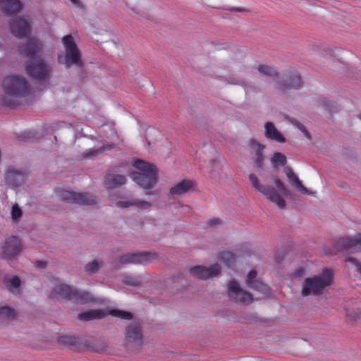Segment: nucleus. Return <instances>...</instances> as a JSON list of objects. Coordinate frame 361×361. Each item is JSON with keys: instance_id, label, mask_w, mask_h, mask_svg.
I'll use <instances>...</instances> for the list:
<instances>
[{"instance_id": "1", "label": "nucleus", "mask_w": 361, "mask_h": 361, "mask_svg": "<svg viewBox=\"0 0 361 361\" xmlns=\"http://www.w3.org/2000/svg\"><path fill=\"white\" fill-rule=\"evenodd\" d=\"M249 180L252 187L263 194L269 201L274 203L280 209L285 208L286 202L282 196H288L290 192L279 178H276L274 180L276 189L261 184L257 177L253 173L249 175Z\"/></svg>"}, {"instance_id": "2", "label": "nucleus", "mask_w": 361, "mask_h": 361, "mask_svg": "<svg viewBox=\"0 0 361 361\" xmlns=\"http://www.w3.org/2000/svg\"><path fill=\"white\" fill-rule=\"evenodd\" d=\"M133 166L139 171L132 172L130 178L138 185L145 190L153 188L157 183V169L152 164L137 159L133 162Z\"/></svg>"}, {"instance_id": "3", "label": "nucleus", "mask_w": 361, "mask_h": 361, "mask_svg": "<svg viewBox=\"0 0 361 361\" xmlns=\"http://www.w3.org/2000/svg\"><path fill=\"white\" fill-rule=\"evenodd\" d=\"M334 280V272L330 269H324L317 276L305 279L301 293L302 296L318 295L329 286Z\"/></svg>"}, {"instance_id": "4", "label": "nucleus", "mask_w": 361, "mask_h": 361, "mask_svg": "<svg viewBox=\"0 0 361 361\" xmlns=\"http://www.w3.org/2000/svg\"><path fill=\"white\" fill-rule=\"evenodd\" d=\"M50 298L51 299L61 298L69 300H73L82 303L89 301H94V298L90 293L74 288L66 283L57 284L51 291Z\"/></svg>"}, {"instance_id": "5", "label": "nucleus", "mask_w": 361, "mask_h": 361, "mask_svg": "<svg viewBox=\"0 0 361 361\" xmlns=\"http://www.w3.org/2000/svg\"><path fill=\"white\" fill-rule=\"evenodd\" d=\"M3 88L7 95L17 98L24 97L30 92L27 80L23 76L18 75L6 77L3 81Z\"/></svg>"}, {"instance_id": "6", "label": "nucleus", "mask_w": 361, "mask_h": 361, "mask_svg": "<svg viewBox=\"0 0 361 361\" xmlns=\"http://www.w3.org/2000/svg\"><path fill=\"white\" fill-rule=\"evenodd\" d=\"M62 42L65 48V53L63 56H59V62L64 64L66 68H70L72 65L81 67L82 66L81 54L72 35H67L64 36Z\"/></svg>"}, {"instance_id": "7", "label": "nucleus", "mask_w": 361, "mask_h": 361, "mask_svg": "<svg viewBox=\"0 0 361 361\" xmlns=\"http://www.w3.org/2000/svg\"><path fill=\"white\" fill-rule=\"evenodd\" d=\"M26 74L37 80H49L52 73V66L44 59L38 57L25 64Z\"/></svg>"}, {"instance_id": "8", "label": "nucleus", "mask_w": 361, "mask_h": 361, "mask_svg": "<svg viewBox=\"0 0 361 361\" xmlns=\"http://www.w3.org/2000/svg\"><path fill=\"white\" fill-rule=\"evenodd\" d=\"M107 315L128 320L133 319V314L130 312L118 309L90 310L80 313L78 316V319L80 321L88 322L94 319H102Z\"/></svg>"}, {"instance_id": "9", "label": "nucleus", "mask_w": 361, "mask_h": 361, "mask_svg": "<svg viewBox=\"0 0 361 361\" xmlns=\"http://www.w3.org/2000/svg\"><path fill=\"white\" fill-rule=\"evenodd\" d=\"M10 32L18 39L29 38L32 33L31 20L29 16H18L9 23Z\"/></svg>"}, {"instance_id": "10", "label": "nucleus", "mask_w": 361, "mask_h": 361, "mask_svg": "<svg viewBox=\"0 0 361 361\" xmlns=\"http://www.w3.org/2000/svg\"><path fill=\"white\" fill-rule=\"evenodd\" d=\"M59 197L63 201L81 205H94L97 203V197L87 192L61 190L59 192Z\"/></svg>"}, {"instance_id": "11", "label": "nucleus", "mask_w": 361, "mask_h": 361, "mask_svg": "<svg viewBox=\"0 0 361 361\" xmlns=\"http://www.w3.org/2000/svg\"><path fill=\"white\" fill-rule=\"evenodd\" d=\"M43 44L36 37L29 38L25 43L20 44L18 46L19 54L24 56L30 60L36 59L42 52Z\"/></svg>"}, {"instance_id": "12", "label": "nucleus", "mask_w": 361, "mask_h": 361, "mask_svg": "<svg viewBox=\"0 0 361 361\" xmlns=\"http://www.w3.org/2000/svg\"><path fill=\"white\" fill-rule=\"evenodd\" d=\"M155 258H157V254L152 252L127 253L121 256L118 259V262L122 264H139L149 262Z\"/></svg>"}, {"instance_id": "13", "label": "nucleus", "mask_w": 361, "mask_h": 361, "mask_svg": "<svg viewBox=\"0 0 361 361\" xmlns=\"http://www.w3.org/2000/svg\"><path fill=\"white\" fill-rule=\"evenodd\" d=\"M335 247L340 251L354 249L356 252H361V233L353 236L338 238L335 243Z\"/></svg>"}, {"instance_id": "14", "label": "nucleus", "mask_w": 361, "mask_h": 361, "mask_svg": "<svg viewBox=\"0 0 361 361\" xmlns=\"http://www.w3.org/2000/svg\"><path fill=\"white\" fill-rule=\"evenodd\" d=\"M228 295L230 299L236 302H252V295L243 290L235 281H231L228 284Z\"/></svg>"}, {"instance_id": "15", "label": "nucleus", "mask_w": 361, "mask_h": 361, "mask_svg": "<svg viewBox=\"0 0 361 361\" xmlns=\"http://www.w3.org/2000/svg\"><path fill=\"white\" fill-rule=\"evenodd\" d=\"M1 249L3 258L10 259L20 254L22 250V245L17 237L11 236L5 240Z\"/></svg>"}, {"instance_id": "16", "label": "nucleus", "mask_w": 361, "mask_h": 361, "mask_svg": "<svg viewBox=\"0 0 361 361\" xmlns=\"http://www.w3.org/2000/svg\"><path fill=\"white\" fill-rule=\"evenodd\" d=\"M220 271L221 267L218 264H214L209 267L196 266L190 269V272L192 276L204 280L217 276Z\"/></svg>"}, {"instance_id": "17", "label": "nucleus", "mask_w": 361, "mask_h": 361, "mask_svg": "<svg viewBox=\"0 0 361 361\" xmlns=\"http://www.w3.org/2000/svg\"><path fill=\"white\" fill-rule=\"evenodd\" d=\"M257 271L255 270H251L246 279V283L247 286L254 290L257 291L262 295V297H267L270 295V288L267 285L264 283L259 280L256 279Z\"/></svg>"}, {"instance_id": "18", "label": "nucleus", "mask_w": 361, "mask_h": 361, "mask_svg": "<svg viewBox=\"0 0 361 361\" xmlns=\"http://www.w3.org/2000/svg\"><path fill=\"white\" fill-rule=\"evenodd\" d=\"M0 8L5 16L13 17L23 10L24 4L21 0H0Z\"/></svg>"}, {"instance_id": "19", "label": "nucleus", "mask_w": 361, "mask_h": 361, "mask_svg": "<svg viewBox=\"0 0 361 361\" xmlns=\"http://www.w3.org/2000/svg\"><path fill=\"white\" fill-rule=\"evenodd\" d=\"M25 177V173L23 171L11 166L8 169L6 174V183L10 187L18 188L24 184Z\"/></svg>"}, {"instance_id": "20", "label": "nucleus", "mask_w": 361, "mask_h": 361, "mask_svg": "<svg viewBox=\"0 0 361 361\" xmlns=\"http://www.w3.org/2000/svg\"><path fill=\"white\" fill-rule=\"evenodd\" d=\"M126 339L128 343H133L139 346L141 345L142 334L139 322H134L126 328Z\"/></svg>"}, {"instance_id": "21", "label": "nucleus", "mask_w": 361, "mask_h": 361, "mask_svg": "<svg viewBox=\"0 0 361 361\" xmlns=\"http://www.w3.org/2000/svg\"><path fill=\"white\" fill-rule=\"evenodd\" d=\"M302 87V80L300 77L294 73L286 75L282 82H279V87L282 90L289 89H300Z\"/></svg>"}, {"instance_id": "22", "label": "nucleus", "mask_w": 361, "mask_h": 361, "mask_svg": "<svg viewBox=\"0 0 361 361\" xmlns=\"http://www.w3.org/2000/svg\"><path fill=\"white\" fill-rule=\"evenodd\" d=\"M195 187V183L192 180L184 179L170 189L171 195H183L192 191Z\"/></svg>"}, {"instance_id": "23", "label": "nucleus", "mask_w": 361, "mask_h": 361, "mask_svg": "<svg viewBox=\"0 0 361 361\" xmlns=\"http://www.w3.org/2000/svg\"><path fill=\"white\" fill-rule=\"evenodd\" d=\"M284 172L288 178L290 183L295 187L298 190L301 191L302 192L307 195H314L316 192H309L308 189L305 188L297 177V176L294 173L293 171L288 166L284 169Z\"/></svg>"}, {"instance_id": "24", "label": "nucleus", "mask_w": 361, "mask_h": 361, "mask_svg": "<svg viewBox=\"0 0 361 361\" xmlns=\"http://www.w3.org/2000/svg\"><path fill=\"white\" fill-rule=\"evenodd\" d=\"M264 129V135L267 139L275 140L279 143L286 142L285 137L278 131L271 122L265 123Z\"/></svg>"}, {"instance_id": "25", "label": "nucleus", "mask_w": 361, "mask_h": 361, "mask_svg": "<svg viewBox=\"0 0 361 361\" xmlns=\"http://www.w3.org/2000/svg\"><path fill=\"white\" fill-rule=\"evenodd\" d=\"M116 206L121 209H125L128 207H135L138 209H147L151 207V203L138 199H130L118 201L116 203Z\"/></svg>"}, {"instance_id": "26", "label": "nucleus", "mask_w": 361, "mask_h": 361, "mask_svg": "<svg viewBox=\"0 0 361 361\" xmlns=\"http://www.w3.org/2000/svg\"><path fill=\"white\" fill-rule=\"evenodd\" d=\"M126 183V178L123 175L109 174L105 178V185L109 189L123 185Z\"/></svg>"}, {"instance_id": "27", "label": "nucleus", "mask_w": 361, "mask_h": 361, "mask_svg": "<svg viewBox=\"0 0 361 361\" xmlns=\"http://www.w3.org/2000/svg\"><path fill=\"white\" fill-rule=\"evenodd\" d=\"M249 145L255 152V161L256 164L259 168H262L264 159L262 151L265 147L253 139L250 140Z\"/></svg>"}, {"instance_id": "28", "label": "nucleus", "mask_w": 361, "mask_h": 361, "mask_svg": "<svg viewBox=\"0 0 361 361\" xmlns=\"http://www.w3.org/2000/svg\"><path fill=\"white\" fill-rule=\"evenodd\" d=\"M16 317L15 310L8 306L0 307V325H6Z\"/></svg>"}, {"instance_id": "29", "label": "nucleus", "mask_w": 361, "mask_h": 361, "mask_svg": "<svg viewBox=\"0 0 361 361\" xmlns=\"http://www.w3.org/2000/svg\"><path fill=\"white\" fill-rule=\"evenodd\" d=\"M8 290L13 294L20 293V280L18 276H14L5 281Z\"/></svg>"}, {"instance_id": "30", "label": "nucleus", "mask_w": 361, "mask_h": 361, "mask_svg": "<svg viewBox=\"0 0 361 361\" xmlns=\"http://www.w3.org/2000/svg\"><path fill=\"white\" fill-rule=\"evenodd\" d=\"M219 258L222 260L227 267L234 264L236 256L229 251L222 252L219 253Z\"/></svg>"}, {"instance_id": "31", "label": "nucleus", "mask_w": 361, "mask_h": 361, "mask_svg": "<svg viewBox=\"0 0 361 361\" xmlns=\"http://www.w3.org/2000/svg\"><path fill=\"white\" fill-rule=\"evenodd\" d=\"M286 157L280 152L274 153L271 159V164L274 167H277L279 166H285L286 164Z\"/></svg>"}, {"instance_id": "32", "label": "nucleus", "mask_w": 361, "mask_h": 361, "mask_svg": "<svg viewBox=\"0 0 361 361\" xmlns=\"http://www.w3.org/2000/svg\"><path fill=\"white\" fill-rule=\"evenodd\" d=\"M123 282L126 285L136 287L141 284V278L138 276L126 275L123 277Z\"/></svg>"}, {"instance_id": "33", "label": "nucleus", "mask_w": 361, "mask_h": 361, "mask_svg": "<svg viewBox=\"0 0 361 361\" xmlns=\"http://www.w3.org/2000/svg\"><path fill=\"white\" fill-rule=\"evenodd\" d=\"M257 71L260 74L266 76H277V72L276 71V70L273 67L269 66L259 65L257 67Z\"/></svg>"}, {"instance_id": "34", "label": "nucleus", "mask_w": 361, "mask_h": 361, "mask_svg": "<svg viewBox=\"0 0 361 361\" xmlns=\"http://www.w3.org/2000/svg\"><path fill=\"white\" fill-rule=\"evenodd\" d=\"M111 147H105L96 149H88L82 154V157L85 159H90L93 157L102 154L104 150L109 149Z\"/></svg>"}, {"instance_id": "35", "label": "nucleus", "mask_w": 361, "mask_h": 361, "mask_svg": "<svg viewBox=\"0 0 361 361\" xmlns=\"http://www.w3.org/2000/svg\"><path fill=\"white\" fill-rule=\"evenodd\" d=\"M103 262L97 259H94L91 262H89L85 266V270L90 274L96 273L98 271L100 267L102 265Z\"/></svg>"}, {"instance_id": "36", "label": "nucleus", "mask_w": 361, "mask_h": 361, "mask_svg": "<svg viewBox=\"0 0 361 361\" xmlns=\"http://www.w3.org/2000/svg\"><path fill=\"white\" fill-rule=\"evenodd\" d=\"M59 342L66 345L75 346L79 343V340L74 336H64L59 338Z\"/></svg>"}, {"instance_id": "37", "label": "nucleus", "mask_w": 361, "mask_h": 361, "mask_svg": "<svg viewBox=\"0 0 361 361\" xmlns=\"http://www.w3.org/2000/svg\"><path fill=\"white\" fill-rule=\"evenodd\" d=\"M13 219H18L22 216V211L18 205H13L11 210Z\"/></svg>"}, {"instance_id": "38", "label": "nucleus", "mask_w": 361, "mask_h": 361, "mask_svg": "<svg viewBox=\"0 0 361 361\" xmlns=\"http://www.w3.org/2000/svg\"><path fill=\"white\" fill-rule=\"evenodd\" d=\"M346 261L353 264L356 267L357 271L361 275V263L357 259L348 257Z\"/></svg>"}, {"instance_id": "39", "label": "nucleus", "mask_w": 361, "mask_h": 361, "mask_svg": "<svg viewBox=\"0 0 361 361\" xmlns=\"http://www.w3.org/2000/svg\"><path fill=\"white\" fill-rule=\"evenodd\" d=\"M294 125L301 131L303 133L304 135L308 138L309 140L311 139V135L310 133L307 131L306 128L300 122L295 121L294 122Z\"/></svg>"}, {"instance_id": "40", "label": "nucleus", "mask_w": 361, "mask_h": 361, "mask_svg": "<svg viewBox=\"0 0 361 361\" xmlns=\"http://www.w3.org/2000/svg\"><path fill=\"white\" fill-rule=\"evenodd\" d=\"M222 224V221L219 218H214L209 220L207 224L210 227H214Z\"/></svg>"}, {"instance_id": "41", "label": "nucleus", "mask_w": 361, "mask_h": 361, "mask_svg": "<svg viewBox=\"0 0 361 361\" xmlns=\"http://www.w3.org/2000/svg\"><path fill=\"white\" fill-rule=\"evenodd\" d=\"M76 8L83 10L85 9V6L83 3L80 0H69Z\"/></svg>"}, {"instance_id": "42", "label": "nucleus", "mask_w": 361, "mask_h": 361, "mask_svg": "<svg viewBox=\"0 0 361 361\" xmlns=\"http://www.w3.org/2000/svg\"><path fill=\"white\" fill-rule=\"evenodd\" d=\"M303 274H304L303 269L300 268V269H298L297 270H295L294 275L296 277H300V276H302L303 275Z\"/></svg>"}, {"instance_id": "43", "label": "nucleus", "mask_w": 361, "mask_h": 361, "mask_svg": "<svg viewBox=\"0 0 361 361\" xmlns=\"http://www.w3.org/2000/svg\"><path fill=\"white\" fill-rule=\"evenodd\" d=\"M228 82L233 85L239 84V81L236 79H233L231 81H228Z\"/></svg>"}, {"instance_id": "44", "label": "nucleus", "mask_w": 361, "mask_h": 361, "mask_svg": "<svg viewBox=\"0 0 361 361\" xmlns=\"http://www.w3.org/2000/svg\"><path fill=\"white\" fill-rule=\"evenodd\" d=\"M232 10L240 11V12L245 11V9L243 8H233Z\"/></svg>"}, {"instance_id": "45", "label": "nucleus", "mask_w": 361, "mask_h": 361, "mask_svg": "<svg viewBox=\"0 0 361 361\" xmlns=\"http://www.w3.org/2000/svg\"><path fill=\"white\" fill-rule=\"evenodd\" d=\"M39 266H40V267H45L46 262H39Z\"/></svg>"}, {"instance_id": "46", "label": "nucleus", "mask_w": 361, "mask_h": 361, "mask_svg": "<svg viewBox=\"0 0 361 361\" xmlns=\"http://www.w3.org/2000/svg\"><path fill=\"white\" fill-rule=\"evenodd\" d=\"M155 192H152V193H150V192H146V195H151V194H154Z\"/></svg>"}, {"instance_id": "47", "label": "nucleus", "mask_w": 361, "mask_h": 361, "mask_svg": "<svg viewBox=\"0 0 361 361\" xmlns=\"http://www.w3.org/2000/svg\"><path fill=\"white\" fill-rule=\"evenodd\" d=\"M359 118L361 120V114L359 115Z\"/></svg>"}]
</instances>
